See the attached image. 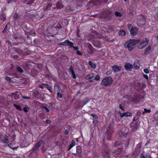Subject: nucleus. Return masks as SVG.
<instances>
[{
	"label": "nucleus",
	"instance_id": "f257e3e1",
	"mask_svg": "<svg viewBox=\"0 0 158 158\" xmlns=\"http://www.w3.org/2000/svg\"><path fill=\"white\" fill-rule=\"evenodd\" d=\"M140 40L131 39L127 41L124 44L125 48H127L129 51L133 50L135 47V45L138 43Z\"/></svg>",
	"mask_w": 158,
	"mask_h": 158
},
{
	"label": "nucleus",
	"instance_id": "f03ea898",
	"mask_svg": "<svg viewBox=\"0 0 158 158\" xmlns=\"http://www.w3.org/2000/svg\"><path fill=\"white\" fill-rule=\"evenodd\" d=\"M102 156L104 158H110L111 156V152L110 149L107 145L103 144L102 147Z\"/></svg>",
	"mask_w": 158,
	"mask_h": 158
},
{
	"label": "nucleus",
	"instance_id": "7ed1b4c3",
	"mask_svg": "<svg viewBox=\"0 0 158 158\" xmlns=\"http://www.w3.org/2000/svg\"><path fill=\"white\" fill-rule=\"evenodd\" d=\"M113 81H114L111 77H107L102 80L101 85L105 86H110L113 83Z\"/></svg>",
	"mask_w": 158,
	"mask_h": 158
},
{
	"label": "nucleus",
	"instance_id": "20e7f679",
	"mask_svg": "<svg viewBox=\"0 0 158 158\" xmlns=\"http://www.w3.org/2000/svg\"><path fill=\"white\" fill-rule=\"evenodd\" d=\"M127 27L129 30L130 31L131 35L134 36L135 35L138 33V29L135 27H133L132 25L130 24H127Z\"/></svg>",
	"mask_w": 158,
	"mask_h": 158
},
{
	"label": "nucleus",
	"instance_id": "39448f33",
	"mask_svg": "<svg viewBox=\"0 0 158 158\" xmlns=\"http://www.w3.org/2000/svg\"><path fill=\"white\" fill-rule=\"evenodd\" d=\"M148 42L149 40L147 38H146L140 43L139 45L138 46L139 48L141 49L144 48L148 45Z\"/></svg>",
	"mask_w": 158,
	"mask_h": 158
},
{
	"label": "nucleus",
	"instance_id": "423d86ee",
	"mask_svg": "<svg viewBox=\"0 0 158 158\" xmlns=\"http://www.w3.org/2000/svg\"><path fill=\"white\" fill-rule=\"evenodd\" d=\"M114 132L113 127L111 126H109L106 131V134L107 136V139L110 140L111 136Z\"/></svg>",
	"mask_w": 158,
	"mask_h": 158
},
{
	"label": "nucleus",
	"instance_id": "0eeeda50",
	"mask_svg": "<svg viewBox=\"0 0 158 158\" xmlns=\"http://www.w3.org/2000/svg\"><path fill=\"white\" fill-rule=\"evenodd\" d=\"M85 46L87 48V52L89 53L93 54L96 51V50L93 48L92 45L89 43H86L85 44Z\"/></svg>",
	"mask_w": 158,
	"mask_h": 158
},
{
	"label": "nucleus",
	"instance_id": "6e6552de",
	"mask_svg": "<svg viewBox=\"0 0 158 158\" xmlns=\"http://www.w3.org/2000/svg\"><path fill=\"white\" fill-rule=\"evenodd\" d=\"M140 123L139 121L136 122H132L131 124V127H132L131 131L134 132L136 131L139 126Z\"/></svg>",
	"mask_w": 158,
	"mask_h": 158
},
{
	"label": "nucleus",
	"instance_id": "1a4fd4ad",
	"mask_svg": "<svg viewBox=\"0 0 158 158\" xmlns=\"http://www.w3.org/2000/svg\"><path fill=\"white\" fill-rule=\"evenodd\" d=\"M43 143L42 140H40L38 141L31 149V151L33 152H35L40 147L41 144Z\"/></svg>",
	"mask_w": 158,
	"mask_h": 158
},
{
	"label": "nucleus",
	"instance_id": "9d476101",
	"mask_svg": "<svg viewBox=\"0 0 158 158\" xmlns=\"http://www.w3.org/2000/svg\"><path fill=\"white\" fill-rule=\"evenodd\" d=\"M120 114L121 118H122L124 116L128 117L131 116L132 114L130 112L127 111L125 113H121L120 111L118 112Z\"/></svg>",
	"mask_w": 158,
	"mask_h": 158
},
{
	"label": "nucleus",
	"instance_id": "9b49d317",
	"mask_svg": "<svg viewBox=\"0 0 158 158\" xmlns=\"http://www.w3.org/2000/svg\"><path fill=\"white\" fill-rule=\"evenodd\" d=\"M125 144V143H121L120 141H116L114 143L113 147L114 148H117L118 147H122V146L123 147V145Z\"/></svg>",
	"mask_w": 158,
	"mask_h": 158
},
{
	"label": "nucleus",
	"instance_id": "f8f14e48",
	"mask_svg": "<svg viewBox=\"0 0 158 158\" xmlns=\"http://www.w3.org/2000/svg\"><path fill=\"white\" fill-rule=\"evenodd\" d=\"M72 44V43L69 40H66L64 42H60L58 44L59 45H62L64 46H66L67 45H69L70 46V44Z\"/></svg>",
	"mask_w": 158,
	"mask_h": 158
},
{
	"label": "nucleus",
	"instance_id": "ddd939ff",
	"mask_svg": "<svg viewBox=\"0 0 158 158\" xmlns=\"http://www.w3.org/2000/svg\"><path fill=\"white\" fill-rule=\"evenodd\" d=\"M128 132V129L125 127L123 128L121 130V133L122 134V136L126 137L127 134Z\"/></svg>",
	"mask_w": 158,
	"mask_h": 158
},
{
	"label": "nucleus",
	"instance_id": "4468645a",
	"mask_svg": "<svg viewBox=\"0 0 158 158\" xmlns=\"http://www.w3.org/2000/svg\"><path fill=\"white\" fill-rule=\"evenodd\" d=\"M112 70L114 73L118 72L121 69V67L118 65H114L112 66Z\"/></svg>",
	"mask_w": 158,
	"mask_h": 158
},
{
	"label": "nucleus",
	"instance_id": "2eb2a0df",
	"mask_svg": "<svg viewBox=\"0 0 158 158\" xmlns=\"http://www.w3.org/2000/svg\"><path fill=\"white\" fill-rule=\"evenodd\" d=\"M123 147V146H122V147L118 148L117 149L113 150L112 152L115 155L119 154L122 151Z\"/></svg>",
	"mask_w": 158,
	"mask_h": 158
},
{
	"label": "nucleus",
	"instance_id": "dca6fc26",
	"mask_svg": "<svg viewBox=\"0 0 158 158\" xmlns=\"http://www.w3.org/2000/svg\"><path fill=\"white\" fill-rule=\"evenodd\" d=\"M124 67L128 71H131L133 68V65L129 63H125Z\"/></svg>",
	"mask_w": 158,
	"mask_h": 158
},
{
	"label": "nucleus",
	"instance_id": "f3484780",
	"mask_svg": "<svg viewBox=\"0 0 158 158\" xmlns=\"http://www.w3.org/2000/svg\"><path fill=\"white\" fill-rule=\"evenodd\" d=\"M146 19L144 17H142L141 19L138 20V23L142 26L145 24Z\"/></svg>",
	"mask_w": 158,
	"mask_h": 158
},
{
	"label": "nucleus",
	"instance_id": "a211bd4d",
	"mask_svg": "<svg viewBox=\"0 0 158 158\" xmlns=\"http://www.w3.org/2000/svg\"><path fill=\"white\" fill-rule=\"evenodd\" d=\"M106 31L109 33H112L114 32V27L112 26H110L108 27V28H106Z\"/></svg>",
	"mask_w": 158,
	"mask_h": 158
},
{
	"label": "nucleus",
	"instance_id": "6ab92c4d",
	"mask_svg": "<svg viewBox=\"0 0 158 158\" xmlns=\"http://www.w3.org/2000/svg\"><path fill=\"white\" fill-rule=\"evenodd\" d=\"M69 70L70 73L72 74L73 78L74 79H75L76 78V76L74 73V72L72 65H71L70 67Z\"/></svg>",
	"mask_w": 158,
	"mask_h": 158
},
{
	"label": "nucleus",
	"instance_id": "aec40b11",
	"mask_svg": "<svg viewBox=\"0 0 158 158\" xmlns=\"http://www.w3.org/2000/svg\"><path fill=\"white\" fill-rule=\"evenodd\" d=\"M151 48L150 46H148L144 50V53L145 55H147L150 53V51L151 50Z\"/></svg>",
	"mask_w": 158,
	"mask_h": 158
},
{
	"label": "nucleus",
	"instance_id": "412c9836",
	"mask_svg": "<svg viewBox=\"0 0 158 158\" xmlns=\"http://www.w3.org/2000/svg\"><path fill=\"white\" fill-rule=\"evenodd\" d=\"M81 148L80 146H78L77 147L76 152L77 155L79 156H81Z\"/></svg>",
	"mask_w": 158,
	"mask_h": 158
},
{
	"label": "nucleus",
	"instance_id": "4be33fe9",
	"mask_svg": "<svg viewBox=\"0 0 158 158\" xmlns=\"http://www.w3.org/2000/svg\"><path fill=\"white\" fill-rule=\"evenodd\" d=\"M12 49L14 52H16L19 54H20L22 53V51L19 48L13 47Z\"/></svg>",
	"mask_w": 158,
	"mask_h": 158
},
{
	"label": "nucleus",
	"instance_id": "5701e85b",
	"mask_svg": "<svg viewBox=\"0 0 158 158\" xmlns=\"http://www.w3.org/2000/svg\"><path fill=\"white\" fill-rule=\"evenodd\" d=\"M90 99L88 98H85L82 100V101L81 102L82 104V106H83L85 105L88 103L89 102Z\"/></svg>",
	"mask_w": 158,
	"mask_h": 158
},
{
	"label": "nucleus",
	"instance_id": "b1692460",
	"mask_svg": "<svg viewBox=\"0 0 158 158\" xmlns=\"http://www.w3.org/2000/svg\"><path fill=\"white\" fill-rule=\"evenodd\" d=\"M94 76L93 73H90L87 75L85 78L86 80L89 79L94 77Z\"/></svg>",
	"mask_w": 158,
	"mask_h": 158
},
{
	"label": "nucleus",
	"instance_id": "393cba45",
	"mask_svg": "<svg viewBox=\"0 0 158 158\" xmlns=\"http://www.w3.org/2000/svg\"><path fill=\"white\" fill-rule=\"evenodd\" d=\"M125 31L123 30H120L118 32V35L121 36H124L126 35Z\"/></svg>",
	"mask_w": 158,
	"mask_h": 158
},
{
	"label": "nucleus",
	"instance_id": "a878e982",
	"mask_svg": "<svg viewBox=\"0 0 158 158\" xmlns=\"http://www.w3.org/2000/svg\"><path fill=\"white\" fill-rule=\"evenodd\" d=\"M75 142L74 140H73L71 142V143L69 145V148L68 149V150H69L74 146L75 145Z\"/></svg>",
	"mask_w": 158,
	"mask_h": 158
},
{
	"label": "nucleus",
	"instance_id": "bb28decb",
	"mask_svg": "<svg viewBox=\"0 0 158 158\" xmlns=\"http://www.w3.org/2000/svg\"><path fill=\"white\" fill-rule=\"evenodd\" d=\"M88 64L90 66L91 68H93V69H95L96 67V65L95 64L93 63L91 61H89Z\"/></svg>",
	"mask_w": 158,
	"mask_h": 158
},
{
	"label": "nucleus",
	"instance_id": "cd10ccee",
	"mask_svg": "<svg viewBox=\"0 0 158 158\" xmlns=\"http://www.w3.org/2000/svg\"><path fill=\"white\" fill-rule=\"evenodd\" d=\"M54 89L55 91L60 92V87L58 85L55 84L54 86Z\"/></svg>",
	"mask_w": 158,
	"mask_h": 158
},
{
	"label": "nucleus",
	"instance_id": "c85d7f7f",
	"mask_svg": "<svg viewBox=\"0 0 158 158\" xmlns=\"http://www.w3.org/2000/svg\"><path fill=\"white\" fill-rule=\"evenodd\" d=\"M140 158H151V157L149 155H146L145 156L143 154H141L140 155Z\"/></svg>",
	"mask_w": 158,
	"mask_h": 158
},
{
	"label": "nucleus",
	"instance_id": "c756f323",
	"mask_svg": "<svg viewBox=\"0 0 158 158\" xmlns=\"http://www.w3.org/2000/svg\"><path fill=\"white\" fill-rule=\"evenodd\" d=\"M13 105L16 107L17 110L19 111H22V109L21 108V106L19 105H17L14 103Z\"/></svg>",
	"mask_w": 158,
	"mask_h": 158
},
{
	"label": "nucleus",
	"instance_id": "7c9ffc66",
	"mask_svg": "<svg viewBox=\"0 0 158 158\" xmlns=\"http://www.w3.org/2000/svg\"><path fill=\"white\" fill-rule=\"evenodd\" d=\"M77 6L79 7H81L83 5V2L80 1H78L77 2Z\"/></svg>",
	"mask_w": 158,
	"mask_h": 158
},
{
	"label": "nucleus",
	"instance_id": "2f4dec72",
	"mask_svg": "<svg viewBox=\"0 0 158 158\" xmlns=\"http://www.w3.org/2000/svg\"><path fill=\"white\" fill-rule=\"evenodd\" d=\"M71 43H72V44H70V48H73L74 50H78V49H79V48L78 47H74L73 46V42H71Z\"/></svg>",
	"mask_w": 158,
	"mask_h": 158
},
{
	"label": "nucleus",
	"instance_id": "473e14b6",
	"mask_svg": "<svg viewBox=\"0 0 158 158\" xmlns=\"http://www.w3.org/2000/svg\"><path fill=\"white\" fill-rule=\"evenodd\" d=\"M17 70L18 71V72H19L21 73H23V71L22 69V68H21L20 67H18L17 68Z\"/></svg>",
	"mask_w": 158,
	"mask_h": 158
},
{
	"label": "nucleus",
	"instance_id": "72a5a7b5",
	"mask_svg": "<svg viewBox=\"0 0 158 158\" xmlns=\"http://www.w3.org/2000/svg\"><path fill=\"white\" fill-rule=\"evenodd\" d=\"M19 18V16L17 13H15L13 16L14 19L17 20Z\"/></svg>",
	"mask_w": 158,
	"mask_h": 158
},
{
	"label": "nucleus",
	"instance_id": "f704fd0d",
	"mask_svg": "<svg viewBox=\"0 0 158 158\" xmlns=\"http://www.w3.org/2000/svg\"><path fill=\"white\" fill-rule=\"evenodd\" d=\"M115 15L116 17H121L122 16L121 14L118 11H115Z\"/></svg>",
	"mask_w": 158,
	"mask_h": 158
},
{
	"label": "nucleus",
	"instance_id": "c9c22d12",
	"mask_svg": "<svg viewBox=\"0 0 158 158\" xmlns=\"http://www.w3.org/2000/svg\"><path fill=\"white\" fill-rule=\"evenodd\" d=\"M46 85L47 84L42 83L39 85V87L41 89H43L44 87H46Z\"/></svg>",
	"mask_w": 158,
	"mask_h": 158
},
{
	"label": "nucleus",
	"instance_id": "e433bc0d",
	"mask_svg": "<svg viewBox=\"0 0 158 158\" xmlns=\"http://www.w3.org/2000/svg\"><path fill=\"white\" fill-rule=\"evenodd\" d=\"M52 6V5L50 4H48V5L46 6V8L45 9L46 10H50L51 9V7Z\"/></svg>",
	"mask_w": 158,
	"mask_h": 158
},
{
	"label": "nucleus",
	"instance_id": "4c0bfd02",
	"mask_svg": "<svg viewBox=\"0 0 158 158\" xmlns=\"http://www.w3.org/2000/svg\"><path fill=\"white\" fill-rule=\"evenodd\" d=\"M46 88L51 92H52V87L49 86V85L47 84L46 86Z\"/></svg>",
	"mask_w": 158,
	"mask_h": 158
},
{
	"label": "nucleus",
	"instance_id": "58836bf2",
	"mask_svg": "<svg viewBox=\"0 0 158 158\" xmlns=\"http://www.w3.org/2000/svg\"><path fill=\"white\" fill-rule=\"evenodd\" d=\"M154 116L155 119L158 121V111L154 114Z\"/></svg>",
	"mask_w": 158,
	"mask_h": 158
},
{
	"label": "nucleus",
	"instance_id": "ea45409f",
	"mask_svg": "<svg viewBox=\"0 0 158 158\" xmlns=\"http://www.w3.org/2000/svg\"><path fill=\"white\" fill-rule=\"evenodd\" d=\"M20 98V96L19 94H16L14 96V98L15 100H17Z\"/></svg>",
	"mask_w": 158,
	"mask_h": 158
},
{
	"label": "nucleus",
	"instance_id": "a19ab883",
	"mask_svg": "<svg viewBox=\"0 0 158 158\" xmlns=\"http://www.w3.org/2000/svg\"><path fill=\"white\" fill-rule=\"evenodd\" d=\"M144 111L143 112V114H144L145 113H150L151 112V110L150 109H147L145 108L144 109Z\"/></svg>",
	"mask_w": 158,
	"mask_h": 158
},
{
	"label": "nucleus",
	"instance_id": "79ce46f5",
	"mask_svg": "<svg viewBox=\"0 0 158 158\" xmlns=\"http://www.w3.org/2000/svg\"><path fill=\"white\" fill-rule=\"evenodd\" d=\"M41 107L42 108L45 109L46 110L47 112H48L49 111V110L48 108L46 106H41Z\"/></svg>",
	"mask_w": 158,
	"mask_h": 158
},
{
	"label": "nucleus",
	"instance_id": "37998d69",
	"mask_svg": "<svg viewBox=\"0 0 158 158\" xmlns=\"http://www.w3.org/2000/svg\"><path fill=\"white\" fill-rule=\"evenodd\" d=\"M100 77L98 75L95 77V78L94 79V80L96 81H98L100 80Z\"/></svg>",
	"mask_w": 158,
	"mask_h": 158
},
{
	"label": "nucleus",
	"instance_id": "c03bdc74",
	"mask_svg": "<svg viewBox=\"0 0 158 158\" xmlns=\"http://www.w3.org/2000/svg\"><path fill=\"white\" fill-rule=\"evenodd\" d=\"M39 92L38 91H35L34 92L33 95L34 96L36 97L38 96L39 95Z\"/></svg>",
	"mask_w": 158,
	"mask_h": 158
},
{
	"label": "nucleus",
	"instance_id": "a18cd8bd",
	"mask_svg": "<svg viewBox=\"0 0 158 158\" xmlns=\"http://www.w3.org/2000/svg\"><path fill=\"white\" fill-rule=\"evenodd\" d=\"M57 97L59 98H61L62 97V95L60 93V92H57Z\"/></svg>",
	"mask_w": 158,
	"mask_h": 158
},
{
	"label": "nucleus",
	"instance_id": "49530a36",
	"mask_svg": "<svg viewBox=\"0 0 158 158\" xmlns=\"http://www.w3.org/2000/svg\"><path fill=\"white\" fill-rule=\"evenodd\" d=\"M34 0H30V1L28 2L27 4V5H31L32 3H34Z\"/></svg>",
	"mask_w": 158,
	"mask_h": 158
},
{
	"label": "nucleus",
	"instance_id": "de8ad7c7",
	"mask_svg": "<svg viewBox=\"0 0 158 158\" xmlns=\"http://www.w3.org/2000/svg\"><path fill=\"white\" fill-rule=\"evenodd\" d=\"M29 109V108L27 107H24L23 108V110L26 113H27L28 112V109Z\"/></svg>",
	"mask_w": 158,
	"mask_h": 158
},
{
	"label": "nucleus",
	"instance_id": "09e8293b",
	"mask_svg": "<svg viewBox=\"0 0 158 158\" xmlns=\"http://www.w3.org/2000/svg\"><path fill=\"white\" fill-rule=\"evenodd\" d=\"M144 72L146 74H148L149 73V71L148 69L146 68L143 70Z\"/></svg>",
	"mask_w": 158,
	"mask_h": 158
},
{
	"label": "nucleus",
	"instance_id": "8fccbe9b",
	"mask_svg": "<svg viewBox=\"0 0 158 158\" xmlns=\"http://www.w3.org/2000/svg\"><path fill=\"white\" fill-rule=\"evenodd\" d=\"M39 40L38 39H35L34 40V43L35 44L38 43Z\"/></svg>",
	"mask_w": 158,
	"mask_h": 158
},
{
	"label": "nucleus",
	"instance_id": "3c124183",
	"mask_svg": "<svg viewBox=\"0 0 158 158\" xmlns=\"http://www.w3.org/2000/svg\"><path fill=\"white\" fill-rule=\"evenodd\" d=\"M76 53L79 56H81L82 55V53L81 52L79 51L78 50H77Z\"/></svg>",
	"mask_w": 158,
	"mask_h": 158
},
{
	"label": "nucleus",
	"instance_id": "603ef678",
	"mask_svg": "<svg viewBox=\"0 0 158 158\" xmlns=\"http://www.w3.org/2000/svg\"><path fill=\"white\" fill-rule=\"evenodd\" d=\"M22 96L23 98L25 99H30L31 98L30 97L25 96L23 95H22Z\"/></svg>",
	"mask_w": 158,
	"mask_h": 158
},
{
	"label": "nucleus",
	"instance_id": "864d4df0",
	"mask_svg": "<svg viewBox=\"0 0 158 158\" xmlns=\"http://www.w3.org/2000/svg\"><path fill=\"white\" fill-rule=\"evenodd\" d=\"M138 118H139L138 117H136V116L133 119L132 122H135L137 120Z\"/></svg>",
	"mask_w": 158,
	"mask_h": 158
},
{
	"label": "nucleus",
	"instance_id": "5fc2aeb1",
	"mask_svg": "<svg viewBox=\"0 0 158 158\" xmlns=\"http://www.w3.org/2000/svg\"><path fill=\"white\" fill-rule=\"evenodd\" d=\"M4 138L5 139L4 140H3V142L6 143H9L8 139L6 138H5V137Z\"/></svg>",
	"mask_w": 158,
	"mask_h": 158
},
{
	"label": "nucleus",
	"instance_id": "6e6d98bb",
	"mask_svg": "<svg viewBox=\"0 0 158 158\" xmlns=\"http://www.w3.org/2000/svg\"><path fill=\"white\" fill-rule=\"evenodd\" d=\"M141 112L139 111H138L136 113V115L139 116L141 114Z\"/></svg>",
	"mask_w": 158,
	"mask_h": 158
},
{
	"label": "nucleus",
	"instance_id": "4d7b16f0",
	"mask_svg": "<svg viewBox=\"0 0 158 158\" xmlns=\"http://www.w3.org/2000/svg\"><path fill=\"white\" fill-rule=\"evenodd\" d=\"M134 67L136 69H139V67L138 66L137 64H134Z\"/></svg>",
	"mask_w": 158,
	"mask_h": 158
},
{
	"label": "nucleus",
	"instance_id": "13d9d810",
	"mask_svg": "<svg viewBox=\"0 0 158 158\" xmlns=\"http://www.w3.org/2000/svg\"><path fill=\"white\" fill-rule=\"evenodd\" d=\"M119 107L123 111H124V109L123 108V106H122V105L121 104H120L119 106Z\"/></svg>",
	"mask_w": 158,
	"mask_h": 158
},
{
	"label": "nucleus",
	"instance_id": "bf43d9fd",
	"mask_svg": "<svg viewBox=\"0 0 158 158\" xmlns=\"http://www.w3.org/2000/svg\"><path fill=\"white\" fill-rule=\"evenodd\" d=\"M111 73L112 71H111L109 70L106 73V74L107 75H108L110 74Z\"/></svg>",
	"mask_w": 158,
	"mask_h": 158
},
{
	"label": "nucleus",
	"instance_id": "052dcab7",
	"mask_svg": "<svg viewBox=\"0 0 158 158\" xmlns=\"http://www.w3.org/2000/svg\"><path fill=\"white\" fill-rule=\"evenodd\" d=\"M143 77L144 78H145L146 79H147V80H148V77L147 75L143 74Z\"/></svg>",
	"mask_w": 158,
	"mask_h": 158
},
{
	"label": "nucleus",
	"instance_id": "680f3d73",
	"mask_svg": "<svg viewBox=\"0 0 158 158\" xmlns=\"http://www.w3.org/2000/svg\"><path fill=\"white\" fill-rule=\"evenodd\" d=\"M69 133V131L67 130H66L64 132V134H66V135L68 134Z\"/></svg>",
	"mask_w": 158,
	"mask_h": 158
},
{
	"label": "nucleus",
	"instance_id": "e2e57ef3",
	"mask_svg": "<svg viewBox=\"0 0 158 158\" xmlns=\"http://www.w3.org/2000/svg\"><path fill=\"white\" fill-rule=\"evenodd\" d=\"M91 115L94 118H96L97 117V115L96 114H91Z\"/></svg>",
	"mask_w": 158,
	"mask_h": 158
},
{
	"label": "nucleus",
	"instance_id": "0e129e2a",
	"mask_svg": "<svg viewBox=\"0 0 158 158\" xmlns=\"http://www.w3.org/2000/svg\"><path fill=\"white\" fill-rule=\"evenodd\" d=\"M141 143L140 142L139 143H138V144L137 145V147H139V148H141Z\"/></svg>",
	"mask_w": 158,
	"mask_h": 158
},
{
	"label": "nucleus",
	"instance_id": "69168bd1",
	"mask_svg": "<svg viewBox=\"0 0 158 158\" xmlns=\"http://www.w3.org/2000/svg\"><path fill=\"white\" fill-rule=\"evenodd\" d=\"M46 122L47 123L50 124L51 123V121L49 120H46Z\"/></svg>",
	"mask_w": 158,
	"mask_h": 158
},
{
	"label": "nucleus",
	"instance_id": "338daca9",
	"mask_svg": "<svg viewBox=\"0 0 158 158\" xmlns=\"http://www.w3.org/2000/svg\"><path fill=\"white\" fill-rule=\"evenodd\" d=\"M13 37L14 39H17L18 38V36L15 34L14 35Z\"/></svg>",
	"mask_w": 158,
	"mask_h": 158
},
{
	"label": "nucleus",
	"instance_id": "774afa93",
	"mask_svg": "<svg viewBox=\"0 0 158 158\" xmlns=\"http://www.w3.org/2000/svg\"><path fill=\"white\" fill-rule=\"evenodd\" d=\"M6 80L8 81L11 80L10 78L8 77H6Z\"/></svg>",
	"mask_w": 158,
	"mask_h": 158
}]
</instances>
